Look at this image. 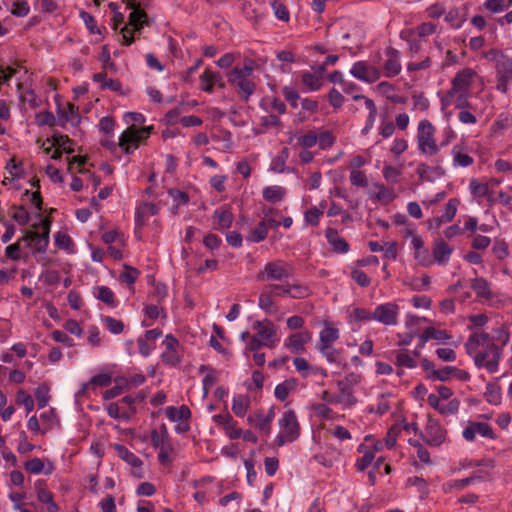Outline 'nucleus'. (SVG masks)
Listing matches in <instances>:
<instances>
[{
  "label": "nucleus",
  "instance_id": "obj_1",
  "mask_svg": "<svg viewBox=\"0 0 512 512\" xmlns=\"http://www.w3.org/2000/svg\"><path fill=\"white\" fill-rule=\"evenodd\" d=\"M480 346H489L492 358L487 363V370L494 373L498 370L499 361L502 357V347L494 343V338L486 332L473 333L465 343L466 353L473 356Z\"/></svg>",
  "mask_w": 512,
  "mask_h": 512
},
{
  "label": "nucleus",
  "instance_id": "obj_2",
  "mask_svg": "<svg viewBox=\"0 0 512 512\" xmlns=\"http://www.w3.org/2000/svg\"><path fill=\"white\" fill-rule=\"evenodd\" d=\"M256 63L252 59H245L243 67H234L228 74V82L239 89L240 96L248 100L255 91V83L250 79Z\"/></svg>",
  "mask_w": 512,
  "mask_h": 512
},
{
  "label": "nucleus",
  "instance_id": "obj_3",
  "mask_svg": "<svg viewBox=\"0 0 512 512\" xmlns=\"http://www.w3.org/2000/svg\"><path fill=\"white\" fill-rule=\"evenodd\" d=\"M280 433L275 439L279 447L287 442H293L300 436V424L294 410H287L279 420Z\"/></svg>",
  "mask_w": 512,
  "mask_h": 512
},
{
  "label": "nucleus",
  "instance_id": "obj_4",
  "mask_svg": "<svg viewBox=\"0 0 512 512\" xmlns=\"http://www.w3.org/2000/svg\"><path fill=\"white\" fill-rule=\"evenodd\" d=\"M292 266L284 260H273L266 263L257 274V280L262 282H283L292 275Z\"/></svg>",
  "mask_w": 512,
  "mask_h": 512
},
{
  "label": "nucleus",
  "instance_id": "obj_5",
  "mask_svg": "<svg viewBox=\"0 0 512 512\" xmlns=\"http://www.w3.org/2000/svg\"><path fill=\"white\" fill-rule=\"evenodd\" d=\"M152 127L138 128L135 125L128 127L119 138V147L124 150L126 154L132 153L139 147V144L146 140L151 132Z\"/></svg>",
  "mask_w": 512,
  "mask_h": 512
},
{
  "label": "nucleus",
  "instance_id": "obj_6",
  "mask_svg": "<svg viewBox=\"0 0 512 512\" xmlns=\"http://www.w3.org/2000/svg\"><path fill=\"white\" fill-rule=\"evenodd\" d=\"M148 25V15L143 9H136L129 14L128 25L120 29L123 45H131L134 42L133 34L140 32Z\"/></svg>",
  "mask_w": 512,
  "mask_h": 512
},
{
  "label": "nucleus",
  "instance_id": "obj_7",
  "mask_svg": "<svg viewBox=\"0 0 512 512\" xmlns=\"http://www.w3.org/2000/svg\"><path fill=\"white\" fill-rule=\"evenodd\" d=\"M435 128L428 120L420 121L418 125L417 143L424 154L435 155L439 149L434 138Z\"/></svg>",
  "mask_w": 512,
  "mask_h": 512
},
{
  "label": "nucleus",
  "instance_id": "obj_8",
  "mask_svg": "<svg viewBox=\"0 0 512 512\" xmlns=\"http://www.w3.org/2000/svg\"><path fill=\"white\" fill-rule=\"evenodd\" d=\"M350 73L355 78L367 83H374L381 76V73L378 68L369 65L365 61H358L354 63L350 70Z\"/></svg>",
  "mask_w": 512,
  "mask_h": 512
},
{
  "label": "nucleus",
  "instance_id": "obj_9",
  "mask_svg": "<svg viewBox=\"0 0 512 512\" xmlns=\"http://www.w3.org/2000/svg\"><path fill=\"white\" fill-rule=\"evenodd\" d=\"M398 306L394 303H385L376 307L373 312V320L384 325L397 324Z\"/></svg>",
  "mask_w": 512,
  "mask_h": 512
},
{
  "label": "nucleus",
  "instance_id": "obj_10",
  "mask_svg": "<svg viewBox=\"0 0 512 512\" xmlns=\"http://www.w3.org/2000/svg\"><path fill=\"white\" fill-rule=\"evenodd\" d=\"M253 328L257 330V334L255 336H258L264 346L269 348H273L275 346L274 337L276 335V328L270 320L266 319L264 321H255Z\"/></svg>",
  "mask_w": 512,
  "mask_h": 512
},
{
  "label": "nucleus",
  "instance_id": "obj_11",
  "mask_svg": "<svg viewBox=\"0 0 512 512\" xmlns=\"http://www.w3.org/2000/svg\"><path fill=\"white\" fill-rule=\"evenodd\" d=\"M420 436L428 445L438 447L445 441L446 433L437 422L430 420L425 434L420 432Z\"/></svg>",
  "mask_w": 512,
  "mask_h": 512
},
{
  "label": "nucleus",
  "instance_id": "obj_12",
  "mask_svg": "<svg viewBox=\"0 0 512 512\" xmlns=\"http://www.w3.org/2000/svg\"><path fill=\"white\" fill-rule=\"evenodd\" d=\"M21 240L27 243V247L32 248L34 254L45 253L49 245V237L36 231H25Z\"/></svg>",
  "mask_w": 512,
  "mask_h": 512
},
{
  "label": "nucleus",
  "instance_id": "obj_13",
  "mask_svg": "<svg viewBox=\"0 0 512 512\" xmlns=\"http://www.w3.org/2000/svg\"><path fill=\"white\" fill-rule=\"evenodd\" d=\"M387 60L384 63V75L388 78L397 76L401 72V64L399 61L400 53L398 50L388 47L385 51Z\"/></svg>",
  "mask_w": 512,
  "mask_h": 512
},
{
  "label": "nucleus",
  "instance_id": "obj_14",
  "mask_svg": "<svg viewBox=\"0 0 512 512\" xmlns=\"http://www.w3.org/2000/svg\"><path fill=\"white\" fill-rule=\"evenodd\" d=\"M163 345L165 346V351L162 353V360L169 365H177L180 362V356L176 351V348L179 345L178 340L169 334L166 335Z\"/></svg>",
  "mask_w": 512,
  "mask_h": 512
},
{
  "label": "nucleus",
  "instance_id": "obj_15",
  "mask_svg": "<svg viewBox=\"0 0 512 512\" xmlns=\"http://www.w3.org/2000/svg\"><path fill=\"white\" fill-rule=\"evenodd\" d=\"M429 405L443 415H452L458 412L459 401L452 399L448 404H440L439 397L435 394H430L427 399Z\"/></svg>",
  "mask_w": 512,
  "mask_h": 512
},
{
  "label": "nucleus",
  "instance_id": "obj_16",
  "mask_svg": "<svg viewBox=\"0 0 512 512\" xmlns=\"http://www.w3.org/2000/svg\"><path fill=\"white\" fill-rule=\"evenodd\" d=\"M311 333L309 331H303L294 333L288 337L285 346L294 353H299L304 350V345L311 340Z\"/></svg>",
  "mask_w": 512,
  "mask_h": 512
},
{
  "label": "nucleus",
  "instance_id": "obj_17",
  "mask_svg": "<svg viewBox=\"0 0 512 512\" xmlns=\"http://www.w3.org/2000/svg\"><path fill=\"white\" fill-rule=\"evenodd\" d=\"M475 72L466 68L456 74L452 80V88L458 91H468Z\"/></svg>",
  "mask_w": 512,
  "mask_h": 512
},
{
  "label": "nucleus",
  "instance_id": "obj_18",
  "mask_svg": "<svg viewBox=\"0 0 512 512\" xmlns=\"http://www.w3.org/2000/svg\"><path fill=\"white\" fill-rule=\"evenodd\" d=\"M24 468L31 474L45 473L46 475H49L54 470L53 464L50 461H48V465L46 467L44 461L37 457L26 461L24 463Z\"/></svg>",
  "mask_w": 512,
  "mask_h": 512
},
{
  "label": "nucleus",
  "instance_id": "obj_19",
  "mask_svg": "<svg viewBox=\"0 0 512 512\" xmlns=\"http://www.w3.org/2000/svg\"><path fill=\"white\" fill-rule=\"evenodd\" d=\"M328 242L332 245L333 250L337 253H345L349 250L347 241L338 235L334 228H327L325 232Z\"/></svg>",
  "mask_w": 512,
  "mask_h": 512
},
{
  "label": "nucleus",
  "instance_id": "obj_20",
  "mask_svg": "<svg viewBox=\"0 0 512 512\" xmlns=\"http://www.w3.org/2000/svg\"><path fill=\"white\" fill-rule=\"evenodd\" d=\"M452 251L453 248L450 247L444 240L440 239L435 242L433 256L438 263L445 264L448 262Z\"/></svg>",
  "mask_w": 512,
  "mask_h": 512
},
{
  "label": "nucleus",
  "instance_id": "obj_21",
  "mask_svg": "<svg viewBox=\"0 0 512 512\" xmlns=\"http://www.w3.org/2000/svg\"><path fill=\"white\" fill-rule=\"evenodd\" d=\"M496 74L497 76L512 79V57L500 54L498 58H496Z\"/></svg>",
  "mask_w": 512,
  "mask_h": 512
},
{
  "label": "nucleus",
  "instance_id": "obj_22",
  "mask_svg": "<svg viewBox=\"0 0 512 512\" xmlns=\"http://www.w3.org/2000/svg\"><path fill=\"white\" fill-rule=\"evenodd\" d=\"M297 380L295 378H290L285 380L284 382L278 384L275 387V397L280 401H285L289 394L297 388Z\"/></svg>",
  "mask_w": 512,
  "mask_h": 512
},
{
  "label": "nucleus",
  "instance_id": "obj_23",
  "mask_svg": "<svg viewBox=\"0 0 512 512\" xmlns=\"http://www.w3.org/2000/svg\"><path fill=\"white\" fill-rule=\"evenodd\" d=\"M166 416L172 422L188 421L191 417V411L186 405H182L179 408L170 406L166 408Z\"/></svg>",
  "mask_w": 512,
  "mask_h": 512
},
{
  "label": "nucleus",
  "instance_id": "obj_24",
  "mask_svg": "<svg viewBox=\"0 0 512 512\" xmlns=\"http://www.w3.org/2000/svg\"><path fill=\"white\" fill-rule=\"evenodd\" d=\"M337 387L339 389L340 404H343L346 407H352L357 403V398L354 396L352 387L346 386L343 383L337 382Z\"/></svg>",
  "mask_w": 512,
  "mask_h": 512
},
{
  "label": "nucleus",
  "instance_id": "obj_25",
  "mask_svg": "<svg viewBox=\"0 0 512 512\" xmlns=\"http://www.w3.org/2000/svg\"><path fill=\"white\" fill-rule=\"evenodd\" d=\"M251 401L247 395H237L233 398L232 411L238 417H243L250 407Z\"/></svg>",
  "mask_w": 512,
  "mask_h": 512
},
{
  "label": "nucleus",
  "instance_id": "obj_26",
  "mask_svg": "<svg viewBox=\"0 0 512 512\" xmlns=\"http://www.w3.org/2000/svg\"><path fill=\"white\" fill-rule=\"evenodd\" d=\"M471 288L475 291L478 297L485 299H490L492 297L489 283L485 278L480 277L474 279L471 284Z\"/></svg>",
  "mask_w": 512,
  "mask_h": 512
},
{
  "label": "nucleus",
  "instance_id": "obj_27",
  "mask_svg": "<svg viewBox=\"0 0 512 512\" xmlns=\"http://www.w3.org/2000/svg\"><path fill=\"white\" fill-rule=\"evenodd\" d=\"M200 373L207 372L203 379V392L207 395L212 386L217 382V373L214 369L207 365H201L199 368Z\"/></svg>",
  "mask_w": 512,
  "mask_h": 512
},
{
  "label": "nucleus",
  "instance_id": "obj_28",
  "mask_svg": "<svg viewBox=\"0 0 512 512\" xmlns=\"http://www.w3.org/2000/svg\"><path fill=\"white\" fill-rule=\"evenodd\" d=\"M453 162L455 166L467 167L473 164V158L463 152V148L456 145L452 149Z\"/></svg>",
  "mask_w": 512,
  "mask_h": 512
},
{
  "label": "nucleus",
  "instance_id": "obj_29",
  "mask_svg": "<svg viewBox=\"0 0 512 512\" xmlns=\"http://www.w3.org/2000/svg\"><path fill=\"white\" fill-rule=\"evenodd\" d=\"M151 442L154 448L161 449L170 446L169 436L165 426H162L160 433L156 429L152 430Z\"/></svg>",
  "mask_w": 512,
  "mask_h": 512
},
{
  "label": "nucleus",
  "instance_id": "obj_30",
  "mask_svg": "<svg viewBox=\"0 0 512 512\" xmlns=\"http://www.w3.org/2000/svg\"><path fill=\"white\" fill-rule=\"evenodd\" d=\"M284 195L285 189L280 186H268L263 189V198L270 203L281 201Z\"/></svg>",
  "mask_w": 512,
  "mask_h": 512
},
{
  "label": "nucleus",
  "instance_id": "obj_31",
  "mask_svg": "<svg viewBox=\"0 0 512 512\" xmlns=\"http://www.w3.org/2000/svg\"><path fill=\"white\" fill-rule=\"evenodd\" d=\"M485 398L487 402L492 405H499L501 403V388L498 384L488 383L486 385Z\"/></svg>",
  "mask_w": 512,
  "mask_h": 512
},
{
  "label": "nucleus",
  "instance_id": "obj_32",
  "mask_svg": "<svg viewBox=\"0 0 512 512\" xmlns=\"http://www.w3.org/2000/svg\"><path fill=\"white\" fill-rule=\"evenodd\" d=\"M213 218L216 220L219 228H229L233 222L234 216L229 210L221 209L214 212Z\"/></svg>",
  "mask_w": 512,
  "mask_h": 512
},
{
  "label": "nucleus",
  "instance_id": "obj_33",
  "mask_svg": "<svg viewBox=\"0 0 512 512\" xmlns=\"http://www.w3.org/2000/svg\"><path fill=\"white\" fill-rule=\"evenodd\" d=\"M318 143V133L314 130H309L305 134L297 138V145L303 149L314 147Z\"/></svg>",
  "mask_w": 512,
  "mask_h": 512
},
{
  "label": "nucleus",
  "instance_id": "obj_34",
  "mask_svg": "<svg viewBox=\"0 0 512 512\" xmlns=\"http://www.w3.org/2000/svg\"><path fill=\"white\" fill-rule=\"evenodd\" d=\"M258 306L267 313H272L274 301L272 291H269L267 286L259 295Z\"/></svg>",
  "mask_w": 512,
  "mask_h": 512
},
{
  "label": "nucleus",
  "instance_id": "obj_35",
  "mask_svg": "<svg viewBox=\"0 0 512 512\" xmlns=\"http://www.w3.org/2000/svg\"><path fill=\"white\" fill-rule=\"evenodd\" d=\"M71 143L72 140L67 135L55 133L52 136V146L57 147V149L62 148L67 154L74 152V149L70 146Z\"/></svg>",
  "mask_w": 512,
  "mask_h": 512
},
{
  "label": "nucleus",
  "instance_id": "obj_36",
  "mask_svg": "<svg viewBox=\"0 0 512 512\" xmlns=\"http://www.w3.org/2000/svg\"><path fill=\"white\" fill-rule=\"evenodd\" d=\"M37 498L41 503L48 505L49 512H58V505L54 502L51 492L44 488H39L37 491Z\"/></svg>",
  "mask_w": 512,
  "mask_h": 512
},
{
  "label": "nucleus",
  "instance_id": "obj_37",
  "mask_svg": "<svg viewBox=\"0 0 512 512\" xmlns=\"http://www.w3.org/2000/svg\"><path fill=\"white\" fill-rule=\"evenodd\" d=\"M267 235L266 221H261L256 228L249 232L247 239L251 242L258 243L266 239Z\"/></svg>",
  "mask_w": 512,
  "mask_h": 512
},
{
  "label": "nucleus",
  "instance_id": "obj_38",
  "mask_svg": "<svg viewBox=\"0 0 512 512\" xmlns=\"http://www.w3.org/2000/svg\"><path fill=\"white\" fill-rule=\"evenodd\" d=\"M116 451L118 452V455L131 466L139 467L142 464V461L136 455L130 452L125 446L116 445Z\"/></svg>",
  "mask_w": 512,
  "mask_h": 512
},
{
  "label": "nucleus",
  "instance_id": "obj_39",
  "mask_svg": "<svg viewBox=\"0 0 512 512\" xmlns=\"http://www.w3.org/2000/svg\"><path fill=\"white\" fill-rule=\"evenodd\" d=\"M318 350L320 353L332 363H338L340 358V352L336 350L332 344H318Z\"/></svg>",
  "mask_w": 512,
  "mask_h": 512
},
{
  "label": "nucleus",
  "instance_id": "obj_40",
  "mask_svg": "<svg viewBox=\"0 0 512 512\" xmlns=\"http://www.w3.org/2000/svg\"><path fill=\"white\" fill-rule=\"evenodd\" d=\"M275 417V409L274 407H270L267 414L264 416V418H259L260 422L258 425V430L266 435L270 434L271 430V423Z\"/></svg>",
  "mask_w": 512,
  "mask_h": 512
},
{
  "label": "nucleus",
  "instance_id": "obj_41",
  "mask_svg": "<svg viewBox=\"0 0 512 512\" xmlns=\"http://www.w3.org/2000/svg\"><path fill=\"white\" fill-rule=\"evenodd\" d=\"M319 344H332L339 338V330L334 327H326L320 332Z\"/></svg>",
  "mask_w": 512,
  "mask_h": 512
},
{
  "label": "nucleus",
  "instance_id": "obj_42",
  "mask_svg": "<svg viewBox=\"0 0 512 512\" xmlns=\"http://www.w3.org/2000/svg\"><path fill=\"white\" fill-rule=\"evenodd\" d=\"M302 83L312 91H317L321 87L320 76L310 72L302 74Z\"/></svg>",
  "mask_w": 512,
  "mask_h": 512
},
{
  "label": "nucleus",
  "instance_id": "obj_43",
  "mask_svg": "<svg viewBox=\"0 0 512 512\" xmlns=\"http://www.w3.org/2000/svg\"><path fill=\"white\" fill-rule=\"evenodd\" d=\"M34 395L38 407L44 408L49 401V387L46 384L40 385L35 389Z\"/></svg>",
  "mask_w": 512,
  "mask_h": 512
},
{
  "label": "nucleus",
  "instance_id": "obj_44",
  "mask_svg": "<svg viewBox=\"0 0 512 512\" xmlns=\"http://www.w3.org/2000/svg\"><path fill=\"white\" fill-rule=\"evenodd\" d=\"M336 141L335 136L330 131H321L318 134V146L321 150L331 148Z\"/></svg>",
  "mask_w": 512,
  "mask_h": 512
},
{
  "label": "nucleus",
  "instance_id": "obj_45",
  "mask_svg": "<svg viewBox=\"0 0 512 512\" xmlns=\"http://www.w3.org/2000/svg\"><path fill=\"white\" fill-rule=\"evenodd\" d=\"M97 298L110 307L115 306L114 293L109 287L100 286L97 288Z\"/></svg>",
  "mask_w": 512,
  "mask_h": 512
},
{
  "label": "nucleus",
  "instance_id": "obj_46",
  "mask_svg": "<svg viewBox=\"0 0 512 512\" xmlns=\"http://www.w3.org/2000/svg\"><path fill=\"white\" fill-rule=\"evenodd\" d=\"M16 403L23 405L27 412H31L34 408V401L30 394L20 389L16 394Z\"/></svg>",
  "mask_w": 512,
  "mask_h": 512
},
{
  "label": "nucleus",
  "instance_id": "obj_47",
  "mask_svg": "<svg viewBox=\"0 0 512 512\" xmlns=\"http://www.w3.org/2000/svg\"><path fill=\"white\" fill-rule=\"evenodd\" d=\"M14 210L12 218L20 225H26L30 220L28 211L23 206L13 205Z\"/></svg>",
  "mask_w": 512,
  "mask_h": 512
},
{
  "label": "nucleus",
  "instance_id": "obj_48",
  "mask_svg": "<svg viewBox=\"0 0 512 512\" xmlns=\"http://www.w3.org/2000/svg\"><path fill=\"white\" fill-rule=\"evenodd\" d=\"M458 204L459 200L456 198H451L448 201V203L444 207L443 215H441L444 221L450 222L455 217Z\"/></svg>",
  "mask_w": 512,
  "mask_h": 512
},
{
  "label": "nucleus",
  "instance_id": "obj_49",
  "mask_svg": "<svg viewBox=\"0 0 512 512\" xmlns=\"http://www.w3.org/2000/svg\"><path fill=\"white\" fill-rule=\"evenodd\" d=\"M80 17L91 34H101V30L97 27V22L91 14L86 11H81Z\"/></svg>",
  "mask_w": 512,
  "mask_h": 512
},
{
  "label": "nucleus",
  "instance_id": "obj_50",
  "mask_svg": "<svg viewBox=\"0 0 512 512\" xmlns=\"http://www.w3.org/2000/svg\"><path fill=\"white\" fill-rule=\"evenodd\" d=\"M469 189L476 197H483L489 191L488 185L486 183H480L477 179H472L470 181Z\"/></svg>",
  "mask_w": 512,
  "mask_h": 512
},
{
  "label": "nucleus",
  "instance_id": "obj_51",
  "mask_svg": "<svg viewBox=\"0 0 512 512\" xmlns=\"http://www.w3.org/2000/svg\"><path fill=\"white\" fill-rule=\"evenodd\" d=\"M396 365L398 367H405V368H415L417 366L416 361L412 356L407 354L406 352H400L396 356Z\"/></svg>",
  "mask_w": 512,
  "mask_h": 512
},
{
  "label": "nucleus",
  "instance_id": "obj_52",
  "mask_svg": "<svg viewBox=\"0 0 512 512\" xmlns=\"http://www.w3.org/2000/svg\"><path fill=\"white\" fill-rule=\"evenodd\" d=\"M200 80L214 81L215 85H217L221 89H224L226 86L221 74L218 72H213L209 69H205L203 74L200 76Z\"/></svg>",
  "mask_w": 512,
  "mask_h": 512
},
{
  "label": "nucleus",
  "instance_id": "obj_53",
  "mask_svg": "<svg viewBox=\"0 0 512 512\" xmlns=\"http://www.w3.org/2000/svg\"><path fill=\"white\" fill-rule=\"evenodd\" d=\"M309 295V290L306 286L299 283L290 284V292L288 296L294 299L305 298Z\"/></svg>",
  "mask_w": 512,
  "mask_h": 512
},
{
  "label": "nucleus",
  "instance_id": "obj_54",
  "mask_svg": "<svg viewBox=\"0 0 512 512\" xmlns=\"http://www.w3.org/2000/svg\"><path fill=\"white\" fill-rule=\"evenodd\" d=\"M476 433L480 434L483 437H487L489 439H495L496 435L491 428V426L484 422H473Z\"/></svg>",
  "mask_w": 512,
  "mask_h": 512
},
{
  "label": "nucleus",
  "instance_id": "obj_55",
  "mask_svg": "<svg viewBox=\"0 0 512 512\" xmlns=\"http://www.w3.org/2000/svg\"><path fill=\"white\" fill-rule=\"evenodd\" d=\"M454 371H457V368L453 366H446L443 369L433 371L432 380L447 381L454 374Z\"/></svg>",
  "mask_w": 512,
  "mask_h": 512
},
{
  "label": "nucleus",
  "instance_id": "obj_56",
  "mask_svg": "<svg viewBox=\"0 0 512 512\" xmlns=\"http://www.w3.org/2000/svg\"><path fill=\"white\" fill-rule=\"evenodd\" d=\"M104 322L109 329V331L113 334H120L124 329V323L120 320H117L113 317L107 316L104 319Z\"/></svg>",
  "mask_w": 512,
  "mask_h": 512
},
{
  "label": "nucleus",
  "instance_id": "obj_57",
  "mask_svg": "<svg viewBox=\"0 0 512 512\" xmlns=\"http://www.w3.org/2000/svg\"><path fill=\"white\" fill-rule=\"evenodd\" d=\"M72 244L70 236L64 232L58 231L55 234V245L59 249L68 250Z\"/></svg>",
  "mask_w": 512,
  "mask_h": 512
},
{
  "label": "nucleus",
  "instance_id": "obj_58",
  "mask_svg": "<svg viewBox=\"0 0 512 512\" xmlns=\"http://www.w3.org/2000/svg\"><path fill=\"white\" fill-rule=\"evenodd\" d=\"M282 93L285 99L290 103V105L293 108H297L298 100L300 98L298 92L292 87L285 86L282 89Z\"/></svg>",
  "mask_w": 512,
  "mask_h": 512
},
{
  "label": "nucleus",
  "instance_id": "obj_59",
  "mask_svg": "<svg viewBox=\"0 0 512 512\" xmlns=\"http://www.w3.org/2000/svg\"><path fill=\"white\" fill-rule=\"evenodd\" d=\"M350 181L358 187H366L368 185L366 174L363 171L353 170L350 174Z\"/></svg>",
  "mask_w": 512,
  "mask_h": 512
},
{
  "label": "nucleus",
  "instance_id": "obj_60",
  "mask_svg": "<svg viewBox=\"0 0 512 512\" xmlns=\"http://www.w3.org/2000/svg\"><path fill=\"white\" fill-rule=\"evenodd\" d=\"M272 8L274 10L275 16L278 19L285 21V22L289 21V11L284 4L278 3L277 1H273Z\"/></svg>",
  "mask_w": 512,
  "mask_h": 512
},
{
  "label": "nucleus",
  "instance_id": "obj_61",
  "mask_svg": "<svg viewBox=\"0 0 512 512\" xmlns=\"http://www.w3.org/2000/svg\"><path fill=\"white\" fill-rule=\"evenodd\" d=\"M139 276V271L136 268L125 265V271L120 275L121 280L128 284H133Z\"/></svg>",
  "mask_w": 512,
  "mask_h": 512
},
{
  "label": "nucleus",
  "instance_id": "obj_62",
  "mask_svg": "<svg viewBox=\"0 0 512 512\" xmlns=\"http://www.w3.org/2000/svg\"><path fill=\"white\" fill-rule=\"evenodd\" d=\"M30 11V7L26 1H17L14 2L12 7V14L17 17L27 16Z\"/></svg>",
  "mask_w": 512,
  "mask_h": 512
},
{
  "label": "nucleus",
  "instance_id": "obj_63",
  "mask_svg": "<svg viewBox=\"0 0 512 512\" xmlns=\"http://www.w3.org/2000/svg\"><path fill=\"white\" fill-rule=\"evenodd\" d=\"M312 410L314 413L322 418V419H331L332 418V409H330L327 405L322 403H316L312 406Z\"/></svg>",
  "mask_w": 512,
  "mask_h": 512
},
{
  "label": "nucleus",
  "instance_id": "obj_64",
  "mask_svg": "<svg viewBox=\"0 0 512 512\" xmlns=\"http://www.w3.org/2000/svg\"><path fill=\"white\" fill-rule=\"evenodd\" d=\"M495 335L493 336L494 342H500L501 347L505 346L509 342V331L504 326H500L494 330Z\"/></svg>",
  "mask_w": 512,
  "mask_h": 512
}]
</instances>
